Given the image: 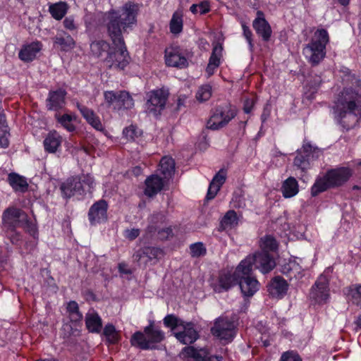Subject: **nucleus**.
Segmentation results:
<instances>
[{
	"label": "nucleus",
	"instance_id": "f257e3e1",
	"mask_svg": "<svg viewBox=\"0 0 361 361\" xmlns=\"http://www.w3.org/2000/svg\"><path fill=\"white\" fill-rule=\"evenodd\" d=\"M139 5L129 1L119 10L111 8L103 13L107 35L112 42V50L104 58L109 68L116 67L123 70L129 63L130 56L123 33L132 30L137 24Z\"/></svg>",
	"mask_w": 361,
	"mask_h": 361
},
{
	"label": "nucleus",
	"instance_id": "f03ea898",
	"mask_svg": "<svg viewBox=\"0 0 361 361\" xmlns=\"http://www.w3.org/2000/svg\"><path fill=\"white\" fill-rule=\"evenodd\" d=\"M343 73V80L350 86L343 87L334 110L338 122L343 128L349 129L350 126L344 121L347 115L361 116V80L349 68H346Z\"/></svg>",
	"mask_w": 361,
	"mask_h": 361
},
{
	"label": "nucleus",
	"instance_id": "7ed1b4c3",
	"mask_svg": "<svg viewBox=\"0 0 361 361\" xmlns=\"http://www.w3.org/2000/svg\"><path fill=\"white\" fill-rule=\"evenodd\" d=\"M330 37L324 28H318L308 44L302 49V53L312 66L319 65L326 57V45Z\"/></svg>",
	"mask_w": 361,
	"mask_h": 361
},
{
	"label": "nucleus",
	"instance_id": "20e7f679",
	"mask_svg": "<svg viewBox=\"0 0 361 361\" xmlns=\"http://www.w3.org/2000/svg\"><path fill=\"white\" fill-rule=\"evenodd\" d=\"M237 114L236 106L229 102L216 105L211 110L207 128L212 130L222 129L237 116Z\"/></svg>",
	"mask_w": 361,
	"mask_h": 361
},
{
	"label": "nucleus",
	"instance_id": "39448f33",
	"mask_svg": "<svg viewBox=\"0 0 361 361\" xmlns=\"http://www.w3.org/2000/svg\"><path fill=\"white\" fill-rule=\"evenodd\" d=\"M169 92L164 87L153 90L147 93L145 109L147 114L159 118L165 109Z\"/></svg>",
	"mask_w": 361,
	"mask_h": 361
},
{
	"label": "nucleus",
	"instance_id": "423d86ee",
	"mask_svg": "<svg viewBox=\"0 0 361 361\" xmlns=\"http://www.w3.org/2000/svg\"><path fill=\"white\" fill-rule=\"evenodd\" d=\"M240 262L247 272L252 271L255 267L262 274H267L276 266L273 256L268 252H257L252 255H248Z\"/></svg>",
	"mask_w": 361,
	"mask_h": 361
},
{
	"label": "nucleus",
	"instance_id": "0eeeda50",
	"mask_svg": "<svg viewBox=\"0 0 361 361\" xmlns=\"http://www.w3.org/2000/svg\"><path fill=\"white\" fill-rule=\"evenodd\" d=\"M104 98L107 107L117 112L128 110L134 106V99L126 90L104 91Z\"/></svg>",
	"mask_w": 361,
	"mask_h": 361
},
{
	"label": "nucleus",
	"instance_id": "6e6552de",
	"mask_svg": "<svg viewBox=\"0 0 361 361\" xmlns=\"http://www.w3.org/2000/svg\"><path fill=\"white\" fill-rule=\"evenodd\" d=\"M211 333L214 337L228 343L236 336L237 327L235 322L227 317H219L215 319Z\"/></svg>",
	"mask_w": 361,
	"mask_h": 361
},
{
	"label": "nucleus",
	"instance_id": "1a4fd4ad",
	"mask_svg": "<svg viewBox=\"0 0 361 361\" xmlns=\"http://www.w3.org/2000/svg\"><path fill=\"white\" fill-rule=\"evenodd\" d=\"M8 210L6 208L2 214V224L5 228L6 237L10 240L13 245H20L23 242V235L17 231L16 228H19L14 218L19 217L17 216L16 211Z\"/></svg>",
	"mask_w": 361,
	"mask_h": 361
},
{
	"label": "nucleus",
	"instance_id": "9d476101",
	"mask_svg": "<svg viewBox=\"0 0 361 361\" xmlns=\"http://www.w3.org/2000/svg\"><path fill=\"white\" fill-rule=\"evenodd\" d=\"M244 269L241 262L237 266L233 274L229 271L220 273L217 281L212 285L214 292L221 293L228 291L232 287L237 285L238 278Z\"/></svg>",
	"mask_w": 361,
	"mask_h": 361
},
{
	"label": "nucleus",
	"instance_id": "9b49d317",
	"mask_svg": "<svg viewBox=\"0 0 361 361\" xmlns=\"http://www.w3.org/2000/svg\"><path fill=\"white\" fill-rule=\"evenodd\" d=\"M319 153L320 152L317 147H313L309 142L305 143L300 149L297 150L293 164L305 171L310 168V161L319 157Z\"/></svg>",
	"mask_w": 361,
	"mask_h": 361
},
{
	"label": "nucleus",
	"instance_id": "f8f14e48",
	"mask_svg": "<svg viewBox=\"0 0 361 361\" xmlns=\"http://www.w3.org/2000/svg\"><path fill=\"white\" fill-rule=\"evenodd\" d=\"M310 298L317 304L326 303L329 298V279L321 275L312 286L310 293Z\"/></svg>",
	"mask_w": 361,
	"mask_h": 361
},
{
	"label": "nucleus",
	"instance_id": "ddd939ff",
	"mask_svg": "<svg viewBox=\"0 0 361 361\" xmlns=\"http://www.w3.org/2000/svg\"><path fill=\"white\" fill-rule=\"evenodd\" d=\"M352 176V169L345 166L329 169L324 174L331 188L342 186Z\"/></svg>",
	"mask_w": 361,
	"mask_h": 361
},
{
	"label": "nucleus",
	"instance_id": "4468645a",
	"mask_svg": "<svg viewBox=\"0 0 361 361\" xmlns=\"http://www.w3.org/2000/svg\"><path fill=\"white\" fill-rule=\"evenodd\" d=\"M164 59L165 63L169 67L182 69L188 66V61L185 51L178 46L171 47L166 49Z\"/></svg>",
	"mask_w": 361,
	"mask_h": 361
},
{
	"label": "nucleus",
	"instance_id": "2eb2a0df",
	"mask_svg": "<svg viewBox=\"0 0 361 361\" xmlns=\"http://www.w3.org/2000/svg\"><path fill=\"white\" fill-rule=\"evenodd\" d=\"M108 202L101 199L95 202L89 209L87 216L92 226L105 223L108 220Z\"/></svg>",
	"mask_w": 361,
	"mask_h": 361
},
{
	"label": "nucleus",
	"instance_id": "dca6fc26",
	"mask_svg": "<svg viewBox=\"0 0 361 361\" xmlns=\"http://www.w3.org/2000/svg\"><path fill=\"white\" fill-rule=\"evenodd\" d=\"M238 278L237 285L244 297H252L259 288V283L255 277L251 276L252 271L243 270Z\"/></svg>",
	"mask_w": 361,
	"mask_h": 361
},
{
	"label": "nucleus",
	"instance_id": "f3484780",
	"mask_svg": "<svg viewBox=\"0 0 361 361\" xmlns=\"http://www.w3.org/2000/svg\"><path fill=\"white\" fill-rule=\"evenodd\" d=\"M60 189L63 196L66 198L73 196L83 197L86 194L82 182L78 176L68 178L61 185Z\"/></svg>",
	"mask_w": 361,
	"mask_h": 361
},
{
	"label": "nucleus",
	"instance_id": "a211bd4d",
	"mask_svg": "<svg viewBox=\"0 0 361 361\" xmlns=\"http://www.w3.org/2000/svg\"><path fill=\"white\" fill-rule=\"evenodd\" d=\"M169 183L162 178L158 173L147 176L145 180L144 194L147 197H154L168 186Z\"/></svg>",
	"mask_w": 361,
	"mask_h": 361
},
{
	"label": "nucleus",
	"instance_id": "6ab92c4d",
	"mask_svg": "<svg viewBox=\"0 0 361 361\" xmlns=\"http://www.w3.org/2000/svg\"><path fill=\"white\" fill-rule=\"evenodd\" d=\"M252 27L256 34L262 39L267 42L270 40L272 35V29L269 22L265 18L264 13L262 11H257L256 18L252 21Z\"/></svg>",
	"mask_w": 361,
	"mask_h": 361
},
{
	"label": "nucleus",
	"instance_id": "aec40b11",
	"mask_svg": "<svg viewBox=\"0 0 361 361\" xmlns=\"http://www.w3.org/2000/svg\"><path fill=\"white\" fill-rule=\"evenodd\" d=\"M183 331L173 332L174 337L182 344L188 345L194 343L200 337L198 331L192 322L184 321Z\"/></svg>",
	"mask_w": 361,
	"mask_h": 361
},
{
	"label": "nucleus",
	"instance_id": "412c9836",
	"mask_svg": "<svg viewBox=\"0 0 361 361\" xmlns=\"http://www.w3.org/2000/svg\"><path fill=\"white\" fill-rule=\"evenodd\" d=\"M7 209L11 210V213L13 211H16L17 216H19V217L14 218L19 228H23L33 238H37L38 232L36 225L29 219L27 214L23 209L16 207H9Z\"/></svg>",
	"mask_w": 361,
	"mask_h": 361
},
{
	"label": "nucleus",
	"instance_id": "4be33fe9",
	"mask_svg": "<svg viewBox=\"0 0 361 361\" xmlns=\"http://www.w3.org/2000/svg\"><path fill=\"white\" fill-rule=\"evenodd\" d=\"M42 48L43 44L39 41L23 44L18 52V58L25 63L32 62L36 59Z\"/></svg>",
	"mask_w": 361,
	"mask_h": 361
},
{
	"label": "nucleus",
	"instance_id": "5701e85b",
	"mask_svg": "<svg viewBox=\"0 0 361 361\" xmlns=\"http://www.w3.org/2000/svg\"><path fill=\"white\" fill-rule=\"evenodd\" d=\"M76 107L86 122L94 129L99 132L104 131L105 129L103 124L102 123L100 118L92 109H90L79 102H77Z\"/></svg>",
	"mask_w": 361,
	"mask_h": 361
},
{
	"label": "nucleus",
	"instance_id": "b1692460",
	"mask_svg": "<svg viewBox=\"0 0 361 361\" xmlns=\"http://www.w3.org/2000/svg\"><path fill=\"white\" fill-rule=\"evenodd\" d=\"M176 163L173 158L169 157H164L161 159L157 173L162 178L169 183L170 180L175 174Z\"/></svg>",
	"mask_w": 361,
	"mask_h": 361
},
{
	"label": "nucleus",
	"instance_id": "393cba45",
	"mask_svg": "<svg viewBox=\"0 0 361 361\" xmlns=\"http://www.w3.org/2000/svg\"><path fill=\"white\" fill-rule=\"evenodd\" d=\"M226 179V171L224 169H221L214 175L209 183L206 195L207 200H213L216 197L221 187L224 184Z\"/></svg>",
	"mask_w": 361,
	"mask_h": 361
},
{
	"label": "nucleus",
	"instance_id": "a878e982",
	"mask_svg": "<svg viewBox=\"0 0 361 361\" xmlns=\"http://www.w3.org/2000/svg\"><path fill=\"white\" fill-rule=\"evenodd\" d=\"M222 51L223 47L221 44H216L213 47L212 54L209 59L208 64L205 69V72L207 74V78L213 75L216 68H219L221 65Z\"/></svg>",
	"mask_w": 361,
	"mask_h": 361
},
{
	"label": "nucleus",
	"instance_id": "bb28decb",
	"mask_svg": "<svg viewBox=\"0 0 361 361\" xmlns=\"http://www.w3.org/2000/svg\"><path fill=\"white\" fill-rule=\"evenodd\" d=\"M267 288L273 297H283L288 291V284L283 277L277 276L271 280Z\"/></svg>",
	"mask_w": 361,
	"mask_h": 361
},
{
	"label": "nucleus",
	"instance_id": "cd10ccee",
	"mask_svg": "<svg viewBox=\"0 0 361 361\" xmlns=\"http://www.w3.org/2000/svg\"><path fill=\"white\" fill-rule=\"evenodd\" d=\"M239 217L233 209L227 211L221 218L218 228L219 231H229L238 226Z\"/></svg>",
	"mask_w": 361,
	"mask_h": 361
},
{
	"label": "nucleus",
	"instance_id": "c85d7f7f",
	"mask_svg": "<svg viewBox=\"0 0 361 361\" xmlns=\"http://www.w3.org/2000/svg\"><path fill=\"white\" fill-rule=\"evenodd\" d=\"M66 90L61 88L55 91H50L49 98L47 99V102H49V109L58 112L63 109L66 104Z\"/></svg>",
	"mask_w": 361,
	"mask_h": 361
},
{
	"label": "nucleus",
	"instance_id": "c756f323",
	"mask_svg": "<svg viewBox=\"0 0 361 361\" xmlns=\"http://www.w3.org/2000/svg\"><path fill=\"white\" fill-rule=\"evenodd\" d=\"M7 182L14 192L24 193L28 190V183L25 177L11 172L8 175Z\"/></svg>",
	"mask_w": 361,
	"mask_h": 361
},
{
	"label": "nucleus",
	"instance_id": "7c9ffc66",
	"mask_svg": "<svg viewBox=\"0 0 361 361\" xmlns=\"http://www.w3.org/2000/svg\"><path fill=\"white\" fill-rule=\"evenodd\" d=\"M144 333L147 336L150 345H155L165 339V333L155 326L154 321H149V324L144 328Z\"/></svg>",
	"mask_w": 361,
	"mask_h": 361
},
{
	"label": "nucleus",
	"instance_id": "2f4dec72",
	"mask_svg": "<svg viewBox=\"0 0 361 361\" xmlns=\"http://www.w3.org/2000/svg\"><path fill=\"white\" fill-rule=\"evenodd\" d=\"M102 335L104 337V343L106 345H116L121 340L120 331L111 324H106L102 331Z\"/></svg>",
	"mask_w": 361,
	"mask_h": 361
},
{
	"label": "nucleus",
	"instance_id": "473e14b6",
	"mask_svg": "<svg viewBox=\"0 0 361 361\" xmlns=\"http://www.w3.org/2000/svg\"><path fill=\"white\" fill-rule=\"evenodd\" d=\"M347 300L353 305L361 308V283H352L343 288Z\"/></svg>",
	"mask_w": 361,
	"mask_h": 361
},
{
	"label": "nucleus",
	"instance_id": "72a5a7b5",
	"mask_svg": "<svg viewBox=\"0 0 361 361\" xmlns=\"http://www.w3.org/2000/svg\"><path fill=\"white\" fill-rule=\"evenodd\" d=\"M130 343L132 346L144 350H155L157 348L155 345H150L148 339L145 336L144 331H135L131 336Z\"/></svg>",
	"mask_w": 361,
	"mask_h": 361
},
{
	"label": "nucleus",
	"instance_id": "f704fd0d",
	"mask_svg": "<svg viewBox=\"0 0 361 361\" xmlns=\"http://www.w3.org/2000/svg\"><path fill=\"white\" fill-rule=\"evenodd\" d=\"M90 47L92 54L97 58H101L104 54L106 56L112 50L110 44L104 39H91Z\"/></svg>",
	"mask_w": 361,
	"mask_h": 361
},
{
	"label": "nucleus",
	"instance_id": "c9c22d12",
	"mask_svg": "<svg viewBox=\"0 0 361 361\" xmlns=\"http://www.w3.org/2000/svg\"><path fill=\"white\" fill-rule=\"evenodd\" d=\"M85 326L89 332L99 334L102 329V319L97 312L87 314Z\"/></svg>",
	"mask_w": 361,
	"mask_h": 361
},
{
	"label": "nucleus",
	"instance_id": "e433bc0d",
	"mask_svg": "<svg viewBox=\"0 0 361 361\" xmlns=\"http://www.w3.org/2000/svg\"><path fill=\"white\" fill-rule=\"evenodd\" d=\"M54 118L56 123L66 129L68 132H74L76 129L75 126L73 123L76 120L75 114H61L59 112H56Z\"/></svg>",
	"mask_w": 361,
	"mask_h": 361
},
{
	"label": "nucleus",
	"instance_id": "4c0bfd02",
	"mask_svg": "<svg viewBox=\"0 0 361 361\" xmlns=\"http://www.w3.org/2000/svg\"><path fill=\"white\" fill-rule=\"evenodd\" d=\"M298 183L294 177H288L283 183L281 190L285 198H290L299 192Z\"/></svg>",
	"mask_w": 361,
	"mask_h": 361
},
{
	"label": "nucleus",
	"instance_id": "58836bf2",
	"mask_svg": "<svg viewBox=\"0 0 361 361\" xmlns=\"http://www.w3.org/2000/svg\"><path fill=\"white\" fill-rule=\"evenodd\" d=\"M62 137L56 130L47 135V152L55 153L61 147Z\"/></svg>",
	"mask_w": 361,
	"mask_h": 361
},
{
	"label": "nucleus",
	"instance_id": "ea45409f",
	"mask_svg": "<svg viewBox=\"0 0 361 361\" xmlns=\"http://www.w3.org/2000/svg\"><path fill=\"white\" fill-rule=\"evenodd\" d=\"M69 6L65 1H59L49 5V11L56 20H61L68 13Z\"/></svg>",
	"mask_w": 361,
	"mask_h": 361
},
{
	"label": "nucleus",
	"instance_id": "a19ab883",
	"mask_svg": "<svg viewBox=\"0 0 361 361\" xmlns=\"http://www.w3.org/2000/svg\"><path fill=\"white\" fill-rule=\"evenodd\" d=\"M183 30V19L181 12L175 11L169 22V30L173 35H178Z\"/></svg>",
	"mask_w": 361,
	"mask_h": 361
},
{
	"label": "nucleus",
	"instance_id": "79ce46f5",
	"mask_svg": "<svg viewBox=\"0 0 361 361\" xmlns=\"http://www.w3.org/2000/svg\"><path fill=\"white\" fill-rule=\"evenodd\" d=\"M66 312L71 322L77 324L82 319V314L80 312L78 304L75 300H71L66 304Z\"/></svg>",
	"mask_w": 361,
	"mask_h": 361
},
{
	"label": "nucleus",
	"instance_id": "37998d69",
	"mask_svg": "<svg viewBox=\"0 0 361 361\" xmlns=\"http://www.w3.org/2000/svg\"><path fill=\"white\" fill-rule=\"evenodd\" d=\"M180 356L183 360H189L192 358L194 361H202L203 358V353L201 351V348L197 350L194 346L188 345L182 349Z\"/></svg>",
	"mask_w": 361,
	"mask_h": 361
},
{
	"label": "nucleus",
	"instance_id": "c03bdc74",
	"mask_svg": "<svg viewBox=\"0 0 361 361\" xmlns=\"http://www.w3.org/2000/svg\"><path fill=\"white\" fill-rule=\"evenodd\" d=\"M330 188L331 187L324 175L322 177H317L311 187V195L312 197H317L322 192H324Z\"/></svg>",
	"mask_w": 361,
	"mask_h": 361
},
{
	"label": "nucleus",
	"instance_id": "a18cd8bd",
	"mask_svg": "<svg viewBox=\"0 0 361 361\" xmlns=\"http://www.w3.org/2000/svg\"><path fill=\"white\" fill-rule=\"evenodd\" d=\"M54 43L63 51L71 50L73 49L75 44L73 38L66 33H65V35H57L55 38Z\"/></svg>",
	"mask_w": 361,
	"mask_h": 361
},
{
	"label": "nucleus",
	"instance_id": "49530a36",
	"mask_svg": "<svg viewBox=\"0 0 361 361\" xmlns=\"http://www.w3.org/2000/svg\"><path fill=\"white\" fill-rule=\"evenodd\" d=\"M32 133L42 143L45 148V121L43 120H36L32 123Z\"/></svg>",
	"mask_w": 361,
	"mask_h": 361
},
{
	"label": "nucleus",
	"instance_id": "de8ad7c7",
	"mask_svg": "<svg viewBox=\"0 0 361 361\" xmlns=\"http://www.w3.org/2000/svg\"><path fill=\"white\" fill-rule=\"evenodd\" d=\"M262 252H276L279 248L276 239L271 235H265L261 238Z\"/></svg>",
	"mask_w": 361,
	"mask_h": 361
},
{
	"label": "nucleus",
	"instance_id": "09e8293b",
	"mask_svg": "<svg viewBox=\"0 0 361 361\" xmlns=\"http://www.w3.org/2000/svg\"><path fill=\"white\" fill-rule=\"evenodd\" d=\"M163 323L165 327L174 331L178 327L183 326L184 320L173 314H169L163 319Z\"/></svg>",
	"mask_w": 361,
	"mask_h": 361
},
{
	"label": "nucleus",
	"instance_id": "8fccbe9b",
	"mask_svg": "<svg viewBox=\"0 0 361 361\" xmlns=\"http://www.w3.org/2000/svg\"><path fill=\"white\" fill-rule=\"evenodd\" d=\"M212 95V87L209 84H204L199 87L195 98L200 102L208 101Z\"/></svg>",
	"mask_w": 361,
	"mask_h": 361
},
{
	"label": "nucleus",
	"instance_id": "3c124183",
	"mask_svg": "<svg viewBox=\"0 0 361 361\" xmlns=\"http://www.w3.org/2000/svg\"><path fill=\"white\" fill-rule=\"evenodd\" d=\"M281 272L286 276L292 279L300 272V266L295 261H290L281 266Z\"/></svg>",
	"mask_w": 361,
	"mask_h": 361
},
{
	"label": "nucleus",
	"instance_id": "603ef678",
	"mask_svg": "<svg viewBox=\"0 0 361 361\" xmlns=\"http://www.w3.org/2000/svg\"><path fill=\"white\" fill-rule=\"evenodd\" d=\"M141 135L136 126L130 125L123 130V135L129 141H134Z\"/></svg>",
	"mask_w": 361,
	"mask_h": 361
},
{
	"label": "nucleus",
	"instance_id": "864d4df0",
	"mask_svg": "<svg viewBox=\"0 0 361 361\" xmlns=\"http://www.w3.org/2000/svg\"><path fill=\"white\" fill-rule=\"evenodd\" d=\"M142 254L145 255L149 260L158 259L159 256L163 255V250L157 247L147 246L143 247Z\"/></svg>",
	"mask_w": 361,
	"mask_h": 361
},
{
	"label": "nucleus",
	"instance_id": "5fc2aeb1",
	"mask_svg": "<svg viewBox=\"0 0 361 361\" xmlns=\"http://www.w3.org/2000/svg\"><path fill=\"white\" fill-rule=\"evenodd\" d=\"M190 255L193 257L204 256L206 252V248L201 242L192 243L190 245Z\"/></svg>",
	"mask_w": 361,
	"mask_h": 361
},
{
	"label": "nucleus",
	"instance_id": "6e6d98bb",
	"mask_svg": "<svg viewBox=\"0 0 361 361\" xmlns=\"http://www.w3.org/2000/svg\"><path fill=\"white\" fill-rule=\"evenodd\" d=\"M279 361H302V360L298 352L288 350L281 354Z\"/></svg>",
	"mask_w": 361,
	"mask_h": 361
},
{
	"label": "nucleus",
	"instance_id": "4d7b16f0",
	"mask_svg": "<svg viewBox=\"0 0 361 361\" xmlns=\"http://www.w3.org/2000/svg\"><path fill=\"white\" fill-rule=\"evenodd\" d=\"M241 26L243 29V37L245 38L247 42L248 43L250 49L252 50L254 47L252 39L253 34L250 27L245 23H242Z\"/></svg>",
	"mask_w": 361,
	"mask_h": 361
},
{
	"label": "nucleus",
	"instance_id": "13d9d810",
	"mask_svg": "<svg viewBox=\"0 0 361 361\" xmlns=\"http://www.w3.org/2000/svg\"><path fill=\"white\" fill-rule=\"evenodd\" d=\"M203 353V358L202 361H226L223 356L211 355L207 348H201Z\"/></svg>",
	"mask_w": 361,
	"mask_h": 361
},
{
	"label": "nucleus",
	"instance_id": "bf43d9fd",
	"mask_svg": "<svg viewBox=\"0 0 361 361\" xmlns=\"http://www.w3.org/2000/svg\"><path fill=\"white\" fill-rule=\"evenodd\" d=\"M63 25L66 30L71 32L75 31L78 28L75 23V18L73 16L66 17L63 21Z\"/></svg>",
	"mask_w": 361,
	"mask_h": 361
},
{
	"label": "nucleus",
	"instance_id": "052dcab7",
	"mask_svg": "<svg viewBox=\"0 0 361 361\" xmlns=\"http://www.w3.org/2000/svg\"><path fill=\"white\" fill-rule=\"evenodd\" d=\"M173 236V232L171 226L158 231V238L162 241L169 240Z\"/></svg>",
	"mask_w": 361,
	"mask_h": 361
},
{
	"label": "nucleus",
	"instance_id": "680f3d73",
	"mask_svg": "<svg viewBox=\"0 0 361 361\" xmlns=\"http://www.w3.org/2000/svg\"><path fill=\"white\" fill-rule=\"evenodd\" d=\"M80 181L82 182V185L87 192H90V190L94 187V179L89 174L84 175L82 179L80 178Z\"/></svg>",
	"mask_w": 361,
	"mask_h": 361
},
{
	"label": "nucleus",
	"instance_id": "e2e57ef3",
	"mask_svg": "<svg viewBox=\"0 0 361 361\" xmlns=\"http://www.w3.org/2000/svg\"><path fill=\"white\" fill-rule=\"evenodd\" d=\"M140 233L139 228L126 229L124 233L125 237L129 240H133L137 238Z\"/></svg>",
	"mask_w": 361,
	"mask_h": 361
},
{
	"label": "nucleus",
	"instance_id": "0e129e2a",
	"mask_svg": "<svg viewBox=\"0 0 361 361\" xmlns=\"http://www.w3.org/2000/svg\"><path fill=\"white\" fill-rule=\"evenodd\" d=\"M10 133L8 131H3L2 134L0 135V147L6 149L9 146L8 136Z\"/></svg>",
	"mask_w": 361,
	"mask_h": 361
},
{
	"label": "nucleus",
	"instance_id": "69168bd1",
	"mask_svg": "<svg viewBox=\"0 0 361 361\" xmlns=\"http://www.w3.org/2000/svg\"><path fill=\"white\" fill-rule=\"evenodd\" d=\"M0 128L2 129V131H8V129L6 116L4 114V110L0 111Z\"/></svg>",
	"mask_w": 361,
	"mask_h": 361
},
{
	"label": "nucleus",
	"instance_id": "338daca9",
	"mask_svg": "<svg viewBox=\"0 0 361 361\" xmlns=\"http://www.w3.org/2000/svg\"><path fill=\"white\" fill-rule=\"evenodd\" d=\"M254 107V102L251 99H246L243 103V111L245 114H250Z\"/></svg>",
	"mask_w": 361,
	"mask_h": 361
},
{
	"label": "nucleus",
	"instance_id": "774afa93",
	"mask_svg": "<svg viewBox=\"0 0 361 361\" xmlns=\"http://www.w3.org/2000/svg\"><path fill=\"white\" fill-rule=\"evenodd\" d=\"M158 228L156 225H149L146 228V233L150 237H152L157 232L158 233Z\"/></svg>",
	"mask_w": 361,
	"mask_h": 361
}]
</instances>
